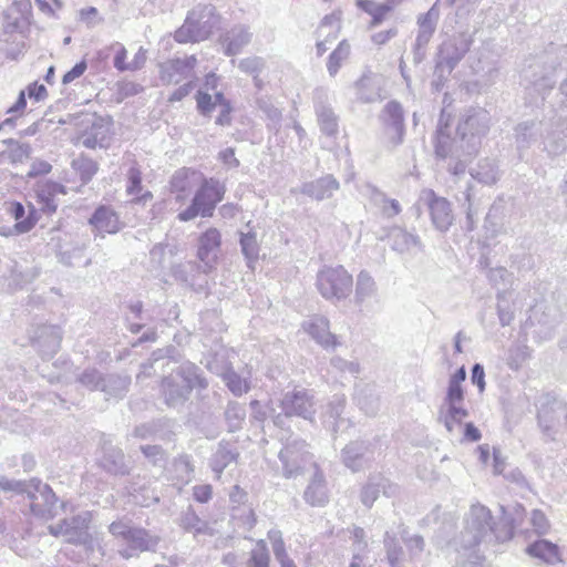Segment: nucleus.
I'll return each instance as SVG.
<instances>
[{
    "instance_id": "1",
    "label": "nucleus",
    "mask_w": 567,
    "mask_h": 567,
    "mask_svg": "<svg viewBox=\"0 0 567 567\" xmlns=\"http://www.w3.org/2000/svg\"><path fill=\"white\" fill-rule=\"evenodd\" d=\"M563 62H567V45L550 43L545 52L533 58L522 71L526 103L537 107L542 105L545 114L542 120H525L515 126V144L520 157L534 145L543 146L542 150L550 156L567 150V124L565 128H560L561 124L556 122L545 103L556 84L553 74Z\"/></svg>"
},
{
    "instance_id": "2",
    "label": "nucleus",
    "mask_w": 567,
    "mask_h": 567,
    "mask_svg": "<svg viewBox=\"0 0 567 567\" xmlns=\"http://www.w3.org/2000/svg\"><path fill=\"white\" fill-rule=\"evenodd\" d=\"M502 524L504 525V530H499L496 527L492 513L486 506L481 504L473 505L465 517L464 529L453 539L451 545L455 551H460V548L467 551L476 549L482 542L499 543L512 539L515 528L513 518L504 516Z\"/></svg>"
},
{
    "instance_id": "3",
    "label": "nucleus",
    "mask_w": 567,
    "mask_h": 567,
    "mask_svg": "<svg viewBox=\"0 0 567 567\" xmlns=\"http://www.w3.org/2000/svg\"><path fill=\"white\" fill-rule=\"evenodd\" d=\"M207 388L208 381L203 370L192 362H184L162 378L159 393L167 408L179 411L189 400L193 390Z\"/></svg>"
},
{
    "instance_id": "4",
    "label": "nucleus",
    "mask_w": 567,
    "mask_h": 567,
    "mask_svg": "<svg viewBox=\"0 0 567 567\" xmlns=\"http://www.w3.org/2000/svg\"><path fill=\"white\" fill-rule=\"evenodd\" d=\"M451 132L442 112L433 136L435 158L445 163V167L451 175L458 177L465 174L468 164L476 154H470L467 140L460 137L457 130L455 136H452Z\"/></svg>"
},
{
    "instance_id": "5",
    "label": "nucleus",
    "mask_w": 567,
    "mask_h": 567,
    "mask_svg": "<svg viewBox=\"0 0 567 567\" xmlns=\"http://www.w3.org/2000/svg\"><path fill=\"white\" fill-rule=\"evenodd\" d=\"M110 534L123 543L118 555L124 559L137 558L142 553H154L161 537L151 530L136 526L131 519H118L110 524Z\"/></svg>"
},
{
    "instance_id": "6",
    "label": "nucleus",
    "mask_w": 567,
    "mask_h": 567,
    "mask_svg": "<svg viewBox=\"0 0 567 567\" xmlns=\"http://www.w3.org/2000/svg\"><path fill=\"white\" fill-rule=\"evenodd\" d=\"M219 23L220 17L215 6L199 3L188 12L182 27L175 31L174 39L178 43L204 41L219 28Z\"/></svg>"
},
{
    "instance_id": "7",
    "label": "nucleus",
    "mask_w": 567,
    "mask_h": 567,
    "mask_svg": "<svg viewBox=\"0 0 567 567\" xmlns=\"http://www.w3.org/2000/svg\"><path fill=\"white\" fill-rule=\"evenodd\" d=\"M537 422L545 441L567 439V401L550 393L543 394L537 404Z\"/></svg>"
},
{
    "instance_id": "8",
    "label": "nucleus",
    "mask_w": 567,
    "mask_h": 567,
    "mask_svg": "<svg viewBox=\"0 0 567 567\" xmlns=\"http://www.w3.org/2000/svg\"><path fill=\"white\" fill-rule=\"evenodd\" d=\"M225 185L217 178L205 177L194 194L188 207L179 212L177 219L189 221L196 217H212L218 203L224 198Z\"/></svg>"
},
{
    "instance_id": "9",
    "label": "nucleus",
    "mask_w": 567,
    "mask_h": 567,
    "mask_svg": "<svg viewBox=\"0 0 567 567\" xmlns=\"http://www.w3.org/2000/svg\"><path fill=\"white\" fill-rule=\"evenodd\" d=\"M491 126V114L483 107L471 106L466 109L457 124V135L467 140L470 154H477L482 137L487 134Z\"/></svg>"
},
{
    "instance_id": "10",
    "label": "nucleus",
    "mask_w": 567,
    "mask_h": 567,
    "mask_svg": "<svg viewBox=\"0 0 567 567\" xmlns=\"http://www.w3.org/2000/svg\"><path fill=\"white\" fill-rule=\"evenodd\" d=\"M316 286L326 300L336 302L349 297L353 288V278L342 266H324L317 274Z\"/></svg>"
},
{
    "instance_id": "11",
    "label": "nucleus",
    "mask_w": 567,
    "mask_h": 567,
    "mask_svg": "<svg viewBox=\"0 0 567 567\" xmlns=\"http://www.w3.org/2000/svg\"><path fill=\"white\" fill-rule=\"evenodd\" d=\"M561 319L563 313L556 306L539 302L530 308L525 327L534 328V333L539 339L548 340L554 336Z\"/></svg>"
},
{
    "instance_id": "12",
    "label": "nucleus",
    "mask_w": 567,
    "mask_h": 567,
    "mask_svg": "<svg viewBox=\"0 0 567 567\" xmlns=\"http://www.w3.org/2000/svg\"><path fill=\"white\" fill-rule=\"evenodd\" d=\"M27 497L30 501V508L33 515L50 519L58 514L59 498L53 489L48 484H43L40 480H30Z\"/></svg>"
},
{
    "instance_id": "13",
    "label": "nucleus",
    "mask_w": 567,
    "mask_h": 567,
    "mask_svg": "<svg viewBox=\"0 0 567 567\" xmlns=\"http://www.w3.org/2000/svg\"><path fill=\"white\" fill-rule=\"evenodd\" d=\"M306 441L301 439L289 440L279 452V460L282 464V475L292 478L301 475L311 454L307 450Z\"/></svg>"
},
{
    "instance_id": "14",
    "label": "nucleus",
    "mask_w": 567,
    "mask_h": 567,
    "mask_svg": "<svg viewBox=\"0 0 567 567\" xmlns=\"http://www.w3.org/2000/svg\"><path fill=\"white\" fill-rule=\"evenodd\" d=\"M317 401L311 391L293 389L282 394L280 408L286 414L313 422L317 412Z\"/></svg>"
},
{
    "instance_id": "15",
    "label": "nucleus",
    "mask_w": 567,
    "mask_h": 567,
    "mask_svg": "<svg viewBox=\"0 0 567 567\" xmlns=\"http://www.w3.org/2000/svg\"><path fill=\"white\" fill-rule=\"evenodd\" d=\"M472 42L471 35L464 32L453 34L439 45L435 63L453 71L470 51Z\"/></svg>"
},
{
    "instance_id": "16",
    "label": "nucleus",
    "mask_w": 567,
    "mask_h": 567,
    "mask_svg": "<svg viewBox=\"0 0 567 567\" xmlns=\"http://www.w3.org/2000/svg\"><path fill=\"white\" fill-rule=\"evenodd\" d=\"M420 200L426 206L434 228L446 233L454 221L451 203L431 188L421 192Z\"/></svg>"
},
{
    "instance_id": "17",
    "label": "nucleus",
    "mask_w": 567,
    "mask_h": 567,
    "mask_svg": "<svg viewBox=\"0 0 567 567\" xmlns=\"http://www.w3.org/2000/svg\"><path fill=\"white\" fill-rule=\"evenodd\" d=\"M384 131L393 146L403 143L405 136L404 110L396 100L389 101L379 114Z\"/></svg>"
},
{
    "instance_id": "18",
    "label": "nucleus",
    "mask_w": 567,
    "mask_h": 567,
    "mask_svg": "<svg viewBox=\"0 0 567 567\" xmlns=\"http://www.w3.org/2000/svg\"><path fill=\"white\" fill-rule=\"evenodd\" d=\"M31 344L42 359L49 360L59 351L62 341L61 328L54 324H40L30 331Z\"/></svg>"
},
{
    "instance_id": "19",
    "label": "nucleus",
    "mask_w": 567,
    "mask_h": 567,
    "mask_svg": "<svg viewBox=\"0 0 567 567\" xmlns=\"http://www.w3.org/2000/svg\"><path fill=\"white\" fill-rule=\"evenodd\" d=\"M340 460L353 473L360 472L374 460L372 444L364 440L351 441L341 450Z\"/></svg>"
},
{
    "instance_id": "20",
    "label": "nucleus",
    "mask_w": 567,
    "mask_h": 567,
    "mask_svg": "<svg viewBox=\"0 0 567 567\" xmlns=\"http://www.w3.org/2000/svg\"><path fill=\"white\" fill-rule=\"evenodd\" d=\"M99 466L113 476H125L130 474L131 466L126 461L123 450L113 444L110 439L103 436L101 441V456Z\"/></svg>"
},
{
    "instance_id": "21",
    "label": "nucleus",
    "mask_w": 567,
    "mask_h": 567,
    "mask_svg": "<svg viewBox=\"0 0 567 567\" xmlns=\"http://www.w3.org/2000/svg\"><path fill=\"white\" fill-rule=\"evenodd\" d=\"M221 244V235L217 228H208L198 239L197 258L202 272L208 275L216 267L217 251Z\"/></svg>"
},
{
    "instance_id": "22",
    "label": "nucleus",
    "mask_w": 567,
    "mask_h": 567,
    "mask_svg": "<svg viewBox=\"0 0 567 567\" xmlns=\"http://www.w3.org/2000/svg\"><path fill=\"white\" fill-rule=\"evenodd\" d=\"M89 225L92 227L94 236L101 238H104L106 234H117L123 227L117 213L106 205H100L94 209L89 218Z\"/></svg>"
},
{
    "instance_id": "23",
    "label": "nucleus",
    "mask_w": 567,
    "mask_h": 567,
    "mask_svg": "<svg viewBox=\"0 0 567 567\" xmlns=\"http://www.w3.org/2000/svg\"><path fill=\"white\" fill-rule=\"evenodd\" d=\"M92 515L89 511H84L70 518H64L66 527V542L73 545H82L91 547L93 538L89 533Z\"/></svg>"
},
{
    "instance_id": "24",
    "label": "nucleus",
    "mask_w": 567,
    "mask_h": 567,
    "mask_svg": "<svg viewBox=\"0 0 567 567\" xmlns=\"http://www.w3.org/2000/svg\"><path fill=\"white\" fill-rule=\"evenodd\" d=\"M174 422L168 417L154 419L136 425L131 436L138 440L171 441L174 436Z\"/></svg>"
},
{
    "instance_id": "25",
    "label": "nucleus",
    "mask_w": 567,
    "mask_h": 567,
    "mask_svg": "<svg viewBox=\"0 0 567 567\" xmlns=\"http://www.w3.org/2000/svg\"><path fill=\"white\" fill-rule=\"evenodd\" d=\"M30 10V0H13L12 4L2 14L3 33H21L27 25V13Z\"/></svg>"
},
{
    "instance_id": "26",
    "label": "nucleus",
    "mask_w": 567,
    "mask_h": 567,
    "mask_svg": "<svg viewBox=\"0 0 567 567\" xmlns=\"http://www.w3.org/2000/svg\"><path fill=\"white\" fill-rule=\"evenodd\" d=\"M239 455L235 443L226 440L218 442L216 450L208 460V465L217 480L221 477V474L230 464L237 463Z\"/></svg>"
},
{
    "instance_id": "27",
    "label": "nucleus",
    "mask_w": 567,
    "mask_h": 567,
    "mask_svg": "<svg viewBox=\"0 0 567 567\" xmlns=\"http://www.w3.org/2000/svg\"><path fill=\"white\" fill-rule=\"evenodd\" d=\"M339 188V181L333 175L327 174L317 179L303 183L300 187V193L315 200L321 202L331 198Z\"/></svg>"
},
{
    "instance_id": "28",
    "label": "nucleus",
    "mask_w": 567,
    "mask_h": 567,
    "mask_svg": "<svg viewBox=\"0 0 567 567\" xmlns=\"http://www.w3.org/2000/svg\"><path fill=\"white\" fill-rule=\"evenodd\" d=\"M58 194H66V187L61 183L47 179L35 185L37 202L40 205V209L47 215H52L56 212L55 196Z\"/></svg>"
},
{
    "instance_id": "29",
    "label": "nucleus",
    "mask_w": 567,
    "mask_h": 567,
    "mask_svg": "<svg viewBox=\"0 0 567 567\" xmlns=\"http://www.w3.org/2000/svg\"><path fill=\"white\" fill-rule=\"evenodd\" d=\"M396 485L392 484L388 478L381 475H372L362 487L360 499L364 506L370 508L379 497L381 491L385 496L390 497L396 493Z\"/></svg>"
},
{
    "instance_id": "30",
    "label": "nucleus",
    "mask_w": 567,
    "mask_h": 567,
    "mask_svg": "<svg viewBox=\"0 0 567 567\" xmlns=\"http://www.w3.org/2000/svg\"><path fill=\"white\" fill-rule=\"evenodd\" d=\"M306 330L326 350H334L340 344L337 336L330 331V322L326 317L316 316L311 318Z\"/></svg>"
},
{
    "instance_id": "31",
    "label": "nucleus",
    "mask_w": 567,
    "mask_h": 567,
    "mask_svg": "<svg viewBox=\"0 0 567 567\" xmlns=\"http://www.w3.org/2000/svg\"><path fill=\"white\" fill-rule=\"evenodd\" d=\"M251 37L252 34L247 25H234L230 30L220 37L224 53L227 56L237 55L246 45L249 44Z\"/></svg>"
},
{
    "instance_id": "32",
    "label": "nucleus",
    "mask_w": 567,
    "mask_h": 567,
    "mask_svg": "<svg viewBox=\"0 0 567 567\" xmlns=\"http://www.w3.org/2000/svg\"><path fill=\"white\" fill-rule=\"evenodd\" d=\"M346 408L344 395H334L327 405L323 414V425L336 435L342 427H348L350 421L342 416Z\"/></svg>"
},
{
    "instance_id": "33",
    "label": "nucleus",
    "mask_w": 567,
    "mask_h": 567,
    "mask_svg": "<svg viewBox=\"0 0 567 567\" xmlns=\"http://www.w3.org/2000/svg\"><path fill=\"white\" fill-rule=\"evenodd\" d=\"M386 237L391 243V248L400 254L411 252L413 250L422 251L423 245L417 235L406 231L404 228L391 227Z\"/></svg>"
},
{
    "instance_id": "34",
    "label": "nucleus",
    "mask_w": 567,
    "mask_h": 567,
    "mask_svg": "<svg viewBox=\"0 0 567 567\" xmlns=\"http://www.w3.org/2000/svg\"><path fill=\"white\" fill-rule=\"evenodd\" d=\"M177 525L185 532L193 534L194 537L200 535L213 536L215 530L209 523L200 518L192 505L181 512L177 518Z\"/></svg>"
},
{
    "instance_id": "35",
    "label": "nucleus",
    "mask_w": 567,
    "mask_h": 567,
    "mask_svg": "<svg viewBox=\"0 0 567 567\" xmlns=\"http://www.w3.org/2000/svg\"><path fill=\"white\" fill-rule=\"evenodd\" d=\"M315 473L305 493V501L311 506H323L328 503V488L323 473L313 464Z\"/></svg>"
},
{
    "instance_id": "36",
    "label": "nucleus",
    "mask_w": 567,
    "mask_h": 567,
    "mask_svg": "<svg viewBox=\"0 0 567 567\" xmlns=\"http://www.w3.org/2000/svg\"><path fill=\"white\" fill-rule=\"evenodd\" d=\"M439 2L440 0H436L426 12L417 16L415 39L430 42L433 38L441 16Z\"/></svg>"
},
{
    "instance_id": "37",
    "label": "nucleus",
    "mask_w": 567,
    "mask_h": 567,
    "mask_svg": "<svg viewBox=\"0 0 567 567\" xmlns=\"http://www.w3.org/2000/svg\"><path fill=\"white\" fill-rule=\"evenodd\" d=\"M10 215L14 218V228L18 234L30 231L38 221V212L33 205L29 206V213L25 215L24 206L19 202H13L9 207Z\"/></svg>"
},
{
    "instance_id": "38",
    "label": "nucleus",
    "mask_w": 567,
    "mask_h": 567,
    "mask_svg": "<svg viewBox=\"0 0 567 567\" xmlns=\"http://www.w3.org/2000/svg\"><path fill=\"white\" fill-rule=\"evenodd\" d=\"M383 547L390 567H406V554L394 533H384Z\"/></svg>"
},
{
    "instance_id": "39",
    "label": "nucleus",
    "mask_w": 567,
    "mask_h": 567,
    "mask_svg": "<svg viewBox=\"0 0 567 567\" xmlns=\"http://www.w3.org/2000/svg\"><path fill=\"white\" fill-rule=\"evenodd\" d=\"M132 379L128 374L111 373L104 375L102 392L110 398L122 399L128 392Z\"/></svg>"
},
{
    "instance_id": "40",
    "label": "nucleus",
    "mask_w": 567,
    "mask_h": 567,
    "mask_svg": "<svg viewBox=\"0 0 567 567\" xmlns=\"http://www.w3.org/2000/svg\"><path fill=\"white\" fill-rule=\"evenodd\" d=\"M354 399L360 410L367 415H375L380 409V398L373 384H364L359 388Z\"/></svg>"
},
{
    "instance_id": "41",
    "label": "nucleus",
    "mask_w": 567,
    "mask_h": 567,
    "mask_svg": "<svg viewBox=\"0 0 567 567\" xmlns=\"http://www.w3.org/2000/svg\"><path fill=\"white\" fill-rule=\"evenodd\" d=\"M315 109L321 132L328 136L336 135L338 133V116L331 106L323 101H317Z\"/></svg>"
},
{
    "instance_id": "42",
    "label": "nucleus",
    "mask_w": 567,
    "mask_h": 567,
    "mask_svg": "<svg viewBox=\"0 0 567 567\" xmlns=\"http://www.w3.org/2000/svg\"><path fill=\"white\" fill-rule=\"evenodd\" d=\"M471 176L482 184L493 185L499 179V169L495 159L484 158L471 171Z\"/></svg>"
},
{
    "instance_id": "43",
    "label": "nucleus",
    "mask_w": 567,
    "mask_h": 567,
    "mask_svg": "<svg viewBox=\"0 0 567 567\" xmlns=\"http://www.w3.org/2000/svg\"><path fill=\"white\" fill-rule=\"evenodd\" d=\"M467 416L468 411L461 405H442L439 421L444 423L447 432L453 433L456 427L462 425L463 420Z\"/></svg>"
},
{
    "instance_id": "44",
    "label": "nucleus",
    "mask_w": 567,
    "mask_h": 567,
    "mask_svg": "<svg viewBox=\"0 0 567 567\" xmlns=\"http://www.w3.org/2000/svg\"><path fill=\"white\" fill-rule=\"evenodd\" d=\"M378 287L373 277L367 271L361 270L357 276L354 301L362 305L367 299L377 295Z\"/></svg>"
},
{
    "instance_id": "45",
    "label": "nucleus",
    "mask_w": 567,
    "mask_h": 567,
    "mask_svg": "<svg viewBox=\"0 0 567 567\" xmlns=\"http://www.w3.org/2000/svg\"><path fill=\"white\" fill-rule=\"evenodd\" d=\"M246 408L237 401H229L224 411V419L229 433H236L243 429L246 419Z\"/></svg>"
},
{
    "instance_id": "46",
    "label": "nucleus",
    "mask_w": 567,
    "mask_h": 567,
    "mask_svg": "<svg viewBox=\"0 0 567 567\" xmlns=\"http://www.w3.org/2000/svg\"><path fill=\"white\" fill-rule=\"evenodd\" d=\"M240 250L244 255L247 267L251 270L255 269V262L259 257V244L257 241V235L254 231L239 233Z\"/></svg>"
},
{
    "instance_id": "47",
    "label": "nucleus",
    "mask_w": 567,
    "mask_h": 567,
    "mask_svg": "<svg viewBox=\"0 0 567 567\" xmlns=\"http://www.w3.org/2000/svg\"><path fill=\"white\" fill-rule=\"evenodd\" d=\"M526 553L548 564H553L559 559L557 545L546 539H540L529 544L526 548Z\"/></svg>"
},
{
    "instance_id": "48",
    "label": "nucleus",
    "mask_w": 567,
    "mask_h": 567,
    "mask_svg": "<svg viewBox=\"0 0 567 567\" xmlns=\"http://www.w3.org/2000/svg\"><path fill=\"white\" fill-rule=\"evenodd\" d=\"M165 359L172 360L174 362L179 360V352L175 346H168L153 351L151 358L141 365L143 372L150 374L151 370L156 371L155 365Z\"/></svg>"
},
{
    "instance_id": "49",
    "label": "nucleus",
    "mask_w": 567,
    "mask_h": 567,
    "mask_svg": "<svg viewBox=\"0 0 567 567\" xmlns=\"http://www.w3.org/2000/svg\"><path fill=\"white\" fill-rule=\"evenodd\" d=\"M351 47L347 40H342L330 53L327 62V70L330 76H336L342 63L349 58Z\"/></svg>"
},
{
    "instance_id": "50",
    "label": "nucleus",
    "mask_w": 567,
    "mask_h": 567,
    "mask_svg": "<svg viewBox=\"0 0 567 567\" xmlns=\"http://www.w3.org/2000/svg\"><path fill=\"white\" fill-rule=\"evenodd\" d=\"M400 536L408 549L409 559L411 561L419 559L425 549L423 536L419 534L411 535L406 528L400 532Z\"/></svg>"
},
{
    "instance_id": "51",
    "label": "nucleus",
    "mask_w": 567,
    "mask_h": 567,
    "mask_svg": "<svg viewBox=\"0 0 567 567\" xmlns=\"http://www.w3.org/2000/svg\"><path fill=\"white\" fill-rule=\"evenodd\" d=\"M258 110H260L266 118L269 121L268 127L278 132L281 125L282 113L281 111L274 105L270 99L268 97H259L256 101Z\"/></svg>"
},
{
    "instance_id": "52",
    "label": "nucleus",
    "mask_w": 567,
    "mask_h": 567,
    "mask_svg": "<svg viewBox=\"0 0 567 567\" xmlns=\"http://www.w3.org/2000/svg\"><path fill=\"white\" fill-rule=\"evenodd\" d=\"M270 555L265 540L260 539L250 550L246 567H269Z\"/></svg>"
},
{
    "instance_id": "53",
    "label": "nucleus",
    "mask_w": 567,
    "mask_h": 567,
    "mask_svg": "<svg viewBox=\"0 0 567 567\" xmlns=\"http://www.w3.org/2000/svg\"><path fill=\"white\" fill-rule=\"evenodd\" d=\"M558 96L559 106L556 107L554 104H548L549 113L554 115L557 123H560V128H565L567 125V81H563L559 87Z\"/></svg>"
},
{
    "instance_id": "54",
    "label": "nucleus",
    "mask_w": 567,
    "mask_h": 567,
    "mask_svg": "<svg viewBox=\"0 0 567 567\" xmlns=\"http://www.w3.org/2000/svg\"><path fill=\"white\" fill-rule=\"evenodd\" d=\"M72 167L79 173L83 183H89L99 169L97 163L86 156H80L74 159L72 162Z\"/></svg>"
},
{
    "instance_id": "55",
    "label": "nucleus",
    "mask_w": 567,
    "mask_h": 567,
    "mask_svg": "<svg viewBox=\"0 0 567 567\" xmlns=\"http://www.w3.org/2000/svg\"><path fill=\"white\" fill-rule=\"evenodd\" d=\"M140 450L153 466L165 468L168 455L161 445H141Z\"/></svg>"
},
{
    "instance_id": "56",
    "label": "nucleus",
    "mask_w": 567,
    "mask_h": 567,
    "mask_svg": "<svg viewBox=\"0 0 567 567\" xmlns=\"http://www.w3.org/2000/svg\"><path fill=\"white\" fill-rule=\"evenodd\" d=\"M174 277L190 286H195V275L203 274L200 264L197 261H188L178 265L173 270Z\"/></svg>"
},
{
    "instance_id": "57",
    "label": "nucleus",
    "mask_w": 567,
    "mask_h": 567,
    "mask_svg": "<svg viewBox=\"0 0 567 567\" xmlns=\"http://www.w3.org/2000/svg\"><path fill=\"white\" fill-rule=\"evenodd\" d=\"M223 380L229 391L235 396H241L244 393H247L249 390V385L247 382L234 370L229 369L223 374Z\"/></svg>"
},
{
    "instance_id": "58",
    "label": "nucleus",
    "mask_w": 567,
    "mask_h": 567,
    "mask_svg": "<svg viewBox=\"0 0 567 567\" xmlns=\"http://www.w3.org/2000/svg\"><path fill=\"white\" fill-rule=\"evenodd\" d=\"M455 564L453 567H484V556L477 549H470L465 551L460 548Z\"/></svg>"
},
{
    "instance_id": "59",
    "label": "nucleus",
    "mask_w": 567,
    "mask_h": 567,
    "mask_svg": "<svg viewBox=\"0 0 567 567\" xmlns=\"http://www.w3.org/2000/svg\"><path fill=\"white\" fill-rule=\"evenodd\" d=\"M104 374L97 369H85L79 377L78 381L91 391H102Z\"/></svg>"
},
{
    "instance_id": "60",
    "label": "nucleus",
    "mask_w": 567,
    "mask_h": 567,
    "mask_svg": "<svg viewBox=\"0 0 567 567\" xmlns=\"http://www.w3.org/2000/svg\"><path fill=\"white\" fill-rule=\"evenodd\" d=\"M326 29H329V35L337 39L340 30V14L332 12L324 16L316 31L317 38H321Z\"/></svg>"
},
{
    "instance_id": "61",
    "label": "nucleus",
    "mask_w": 567,
    "mask_h": 567,
    "mask_svg": "<svg viewBox=\"0 0 567 567\" xmlns=\"http://www.w3.org/2000/svg\"><path fill=\"white\" fill-rule=\"evenodd\" d=\"M529 357V349L527 346H516L512 348L507 358V365L511 370L517 371L520 369L522 364Z\"/></svg>"
},
{
    "instance_id": "62",
    "label": "nucleus",
    "mask_w": 567,
    "mask_h": 567,
    "mask_svg": "<svg viewBox=\"0 0 567 567\" xmlns=\"http://www.w3.org/2000/svg\"><path fill=\"white\" fill-rule=\"evenodd\" d=\"M371 80L362 76L355 82L357 96L363 103H371L378 100L379 93L375 90H370Z\"/></svg>"
},
{
    "instance_id": "63",
    "label": "nucleus",
    "mask_w": 567,
    "mask_h": 567,
    "mask_svg": "<svg viewBox=\"0 0 567 567\" xmlns=\"http://www.w3.org/2000/svg\"><path fill=\"white\" fill-rule=\"evenodd\" d=\"M142 173L138 167L132 166L127 172L126 192L128 195H137L142 192Z\"/></svg>"
},
{
    "instance_id": "64",
    "label": "nucleus",
    "mask_w": 567,
    "mask_h": 567,
    "mask_svg": "<svg viewBox=\"0 0 567 567\" xmlns=\"http://www.w3.org/2000/svg\"><path fill=\"white\" fill-rule=\"evenodd\" d=\"M265 66V62L259 56H250L239 61L238 68L244 73L256 75L259 74Z\"/></svg>"
}]
</instances>
